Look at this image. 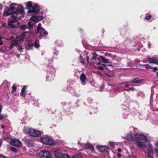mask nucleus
Returning <instances> with one entry per match:
<instances>
[{"label":"nucleus","instance_id":"f257e3e1","mask_svg":"<svg viewBox=\"0 0 158 158\" xmlns=\"http://www.w3.org/2000/svg\"><path fill=\"white\" fill-rule=\"evenodd\" d=\"M14 5L16 6L17 4L14 3L10 4L9 6V8L6 10L4 11L3 15L4 16L11 15L13 19L8 21V25L11 28L15 27V26L13 23L18 22L19 19L21 18L22 14L24 12L23 6L20 4L18 5V8L16 9L15 11L13 12L15 9V8L14 6Z\"/></svg>","mask_w":158,"mask_h":158},{"label":"nucleus","instance_id":"f03ea898","mask_svg":"<svg viewBox=\"0 0 158 158\" xmlns=\"http://www.w3.org/2000/svg\"><path fill=\"white\" fill-rule=\"evenodd\" d=\"M40 140L42 143L49 145H52L54 143V140L48 137H40Z\"/></svg>","mask_w":158,"mask_h":158},{"label":"nucleus","instance_id":"7ed1b4c3","mask_svg":"<svg viewBox=\"0 0 158 158\" xmlns=\"http://www.w3.org/2000/svg\"><path fill=\"white\" fill-rule=\"evenodd\" d=\"M40 6L37 4H35L33 6L27 11L28 13H34L36 14L40 13Z\"/></svg>","mask_w":158,"mask_h":158},{"label":"nucleus","instance_id":"20e7f679","mask_svg":"<svg viewBox=\"0 0 158 158\" xmlns=\"http://www.w3.org/2000/svg\"><path fill=\"white\" fill-rule=\"evenodd\" d=\"M134 139L135 141H142L143 143L146 142L147 140V138L146 136L140 134L135 135Z\"/></svg>","mask_w":158,"mask_h":158},{"label":"nucleus","instance_id":"39448f33","mask_svg":"<svg viewBox=\"0 0 158 158\" xmlns=\"http://www.w3.org/2000/svg\"><path fill=\"white\" fill-rule=\"evenodd\" d=\"M39 156L40 158H51V154L46 150L41 151L39 153Z\"/></svg>","mask_w":158,"mask_h":158},{"label":"nucleus","instance_id":"423d86ee","mask_svg":"<svg viewBox=\"0 0 158 158\" xmlns=\"http://www.w3.org/2000/svg\"><path fill=\"white\" fill-rule=\"evenodd\" d=\"M29 135L33 137H40L41 135V133L40 131L36 129L31 128L29 131Z\"/></svg>","mask_w":158,"mask_h":158},{"label":"nucleus","instance_id":"0eeeda50","mask_svg":"<svg viewBox=\"0 0 158 158\" xmlns=\"http://www.w3.org/2000/svg\"><path fill=\"white\" fill-rule=\"evenodd\" d=\"M39 30H37V32L40 34L39 36L40 39H41L43 36H45L48 35V32L44 28H42Z\"/></svg>","mask_w":158,"mask_h":158},{"label":"nucleus","instance_id":"6e6552de","mask_svg":"<svg viewBox=\"0 0 158 158\" xmlns=\"http://www.w3.org/2000/svg\"><path fill=\"white\" fill-rule=\"evenodd\" d=\"M10 144L13 146L19 147L22 145L21 142L18 139H12L10 141Z\"/></svg>","mask_w":158,"mask_h":158},{"label":"nucleus","instance_id":"1a4fd4ad","mask_svg":"<svg viewBox=\"0 0 158 158\" xmlns=\"http://www.w3.org/2000/svg\"><path fill=\"white\" fill-rule=\"evenodd\" d=\"M54 155L56 158H63L64 156L63 154L59 149H57L55 151Z\"/></svg>","mask_w":158,"mask_h":158},{"label":"nucleus","instance_id":"9d476101","mask_svg":"<svg viewBox=\"0 0 158 158\" xmlns=\"http://www.w3.org/2000/svg\"><path fill=\"white\" fill-rule=\"evenodd\" d=\"M25 144L28 147L32 146L33 145V140L27 138L24 139Z\"/></svg>","mask_w":158,"mask_h":158},{"label":"nucleus","instance_id":"9b49d317","mask_svg":"<svg viewBox=\"0 0 158 158\" xmlns=\"http://www.w3.org/2000/svg\"><path fill=\"white\" fill-rule=\"evenodd\" d=\"M147 150L148 151V156L150 158H153L152 148L150 145H149L148 147L147 148Z\"/></svg>","mask_w":158,"mask_h":158},{"label":"nucleus","instance_id":"f8f14e48","mask_svg":"<svg viewBox=\"0 0 158 158\" xmlns=\"http://www.w3.org/2000/svg\"><path fill=\"white\" fill-rule=\"evenodd\" d=\"M97 148L98 151L102 152L107 150L108 149V147L106 146L98 145L97 146Z\"/></svg>","mask_w":158,"mask_h":158},{"label":"nucleus","instance_id":"ddd939ff","mask_svg":"<svg viewBox=\"0 0 158 158\" xmlns=\"http://www.w3.org/2000/svg\"><path fill=\"white\" fill-rule=\"evenodd\" d=\"M148 59L149 61V63L150 64L152 63H154L155 64L158 65V60H157L156 58L155 57H151L148 56Z\"/></svg>","mask_w":158,"mask_h":158},{"label":"nucleus","instance_id":"4468645a","mask_svg":"<svg viewBox=\"0 0 158 158\" xmlns=\"http://www.w3.org/2000/svg\"><path fill=\"white\" fill-rule=\"evenodd\" d=\"M103 67L105 68L107 70H109V71H111V70H110L109 69H110V68H109V67H111V68L112 67V65H109V64H103V66H100L98 67V69H99V70H103L104 69Z\"/></svg>","mask_w":158,"mask_h":158},{"label":"nucleus","instance_id":"2eb2a0df","mask_svg":"<svg viewBox=\"0 0 158 158\" xmlns=\"http://www.w3.org/2000/svg\"><path fill=\"white\" fill-rule=\"evenodd\" d=\"M3 139L4 140H9L11 138V136L8 133L4 132L2 135Z\"/></svg>","mask_w":158,"mask_h":158},{"label":"nucleus","instance_id":"dca6fc26","mask_svg":"<svg viewBox=\"0 0 158 158\" xmlns=\"http://www.w3.org/2000/svg\"><path fill=\"white\" fill-rule=\"evenodd\" d=\"M27 87L26 85H24L23 87L21 89V93L20 94L23 97H24L26 96V89Z\"/></svg>","mask_w":158,"mask_h":158},{"label":"nucleus","instance_id":"f3484780","mask_svg":"<svg viewBox=\"0 0 158 158\" xmlns=\"http://www.w3.org/2000/svg\"><path fill=\"white\" fill-rule=\"evenodd\" d=\"M143 80H139L138 78H135L133 79L132 81H129V83H140L143 81Z\"/></svg>","mask_w":158,"mask_h":158},{"label":"nucleus","instance_id":"a211bd4d","mask_svg":"<svg viewBox=\"0 0 158 158\" xmlns=\"http://www.w3.org/2000/svg\"><path fill=\"white\" fill-rule=\"evenodd\" d=\"M137 143V145L138 147L139 148H146L147 147V145L144 144L143 143V142L141 141H136Z\"/></svg>","mask_w":158,"mask_h":158},{"label":"nucleus","instance_id":"6ab92c4d","mask_svg":"<svg viewBox=\"0 0 158 158\" xmlns=\"http://www.w3.org/2000/svg\"><path fill=\"white\" fill-rule=\"evenodd\" d=\"M19 41L17 40H11L10 42V43L12 45L16 47H17L18 45L19 44Z\"/></svg>","mask_w":158,"mask_h":158},{"label":"nucleus","instance_id":"aec40b11","mask_svg":"<svg viewBox=\"0 0 158 158\" xmlns=\"http://www.w3.org/2000/svg\"><path fill=\"white\" fill-rule=\"evenodd\" d=\"M86 78V76L85 74L82 73L81 74L80 77V79L82 83H84L85 82Z\"/></svg>","mask_w":158,"mask_h":158},{"label":"nucleus","instance_id":"412c9836","mask_svg":"<svg viewBox=\"0 0 158 158\" xmlns=\"http://www.w3.org/2000/svg\"><path fill=\"white\" fill-rule=\"evenodd\" d=\"M85 148L86 149H91L92 151L94 150V147L90 144H87L85 145Z\"/></svg>","mask_w":158,"mask_h":158},{"label":"nucleus","instance_id":"4be33fe9","mask_svg":"<svg viewBox=\"0 0 158 158\" xmlns=\"http://www.w3.org/2000/svg\"><path fill=\"white\" fill-rule=\"evenodd\" d=\"M127 139L129 141H131L133 140V136L131 133H128L126 135Z\"/></svg>","mask_w":158,"mask_h":158},{"label":"nucleus","instance_id":"5701e85b","mask_svg":"<svg viewBox=\"0 0 158 158\" xmlns=\"http://www.w3.org/2000/svg\"><path fill=\"white\" fill-rule=\"evenodd\" d=\"M26 36L25 32L22 33L18 38L19 39V41L23 40Z\"/></svg>","mask_w":158,"mask_h":158},{"label":"nucleus","instance_id":"b1692460","mask_svg":"<svg viewBox=\"0 0 158 158\" xmlns=\"http://www.w3.org/2000/svg\"><path fill=\"white\" fill-rule=\"evenodd\" d=\"M31 129H30L29 128H28L26 127H24L23 129V132L26 134H28L29 135V131Z\"/></svg>","mask_w":158,"mask_h":158},{"label":"nucleus","instance_id":"393cba45","mask_svg":"<svg viewBox=\"0 0 158 158\" xmlns=\"http://www.w3.org/2000/svg\"><path fill=\"white\" fill-rule=\"evenodd\" d=\"M33 6H32V3L31 2H28L27 4V9L28 10L30 9Z\"/></svg>","mask_w":158,"mask_h":158},{"label":"nucleus","instance_id":"a878e982","mask_svg":"<svg viewBox=\"0 0 158 158\" xmlns=\"http://www.w3.org/2000/svg\"><path fill=\"white\" fill-rule=\"evenodd\" d=\"M34 45L35 48H38L40 47L39 41L38 40H35Z\"/></svg>","mask_w":158,"mask_h":158},{"label":"nucleus","instance_id":"bb28decb","mask_svg":"<svg viewBox=\"0 0 158 158\" xmlns=\"http://www.w3.org/2000/svg\"><path fill=\"white\" fill-rule=\"evenodd\" d=\"M100 57L102 60L103 62L104 63H108L109 62V60L106 59L105 57L102 56H100Z\"/></svg>","mask_w":158,"mask_h":158},{"label":"nucleus","instance_id":"cd10ccee","mask_svg":"<svg viewBox=\"0 0 158 158\" xmlns=\"http://www.w3.org/2000/svg\"><path fill=\"white\" fill-rule=\"evenodd\" d=\"M31 18L35 22H39L38 20L37 16H32Z\"/></svg>","mask_w":158,"mask_h":158},{"label":"nucleus","instance_id":"c85d7f7f","mask_svg":"<svg viewBox=\"0 0 158 158\" xmlns=\"http://www.w3.org/2000/svg\"><path fill=\"white\" fill-rule=\"evenodd\" d=\"M7 117L6 114H0V120Z\"/></svg>","mask_w":158,"mask_h":158},{"label":"nucleus","instance_id":"c756f323","mask_svg":"<svg viewBox=\"0 0 158 158\" xmlns=\"http://www.w3.org/2000/svg\"><path fill=\"white\" fill-rule=\"evenodd\" d=\"M12 89L11 93L12 94H13L15 91H16L17 89V87L15 85H13L12 87Z\"/></svg>","mask_w":158,"mask_h":158},{"label":"nucleus","instance_id":"7c9ffc66","mask_svg":"<svg viewBox=\"0 0 158 158\" xmlns=\"http://www.w3.org/2000/svg\"><path fill=\"white\" fill-rule=\"evenodd\" d=\"M93 56L92 59L94 60H96V59L98 58V55L95 53H94L93 54Z\"/></svg>","mask_w":158,"mask_h":158},{"label":"nucleus","instance_id":"2f4dec72","mask_svg":"<svg viewBox=\"0 0 158 158\" xmlns=\"http://www.w3.org/2000/svg\"><path fill=\"white\" fill-rule=\"evenodd\" d=\"M26 28H28V27H27L26 25H23L21 26L20 28L23 30H25Z\"/></svg>","mask_w":158,"mask_h":158},{"label":"nucleus","instance_id":"473e14b6","mask_svg":"<svg viewBox=\"0 0 158 158\" xmlns=\"http://www.w3.org/2000/svg\"><path fill=\"white\" fill-rule=\"evenodd\" d=\"M10 150L11 151L14 152L15 153H16L18 152L17 149L14 147H12L10 148Z\"/></svg>","mask_w":158,"mask_h":158},{"label":"nucleus","instance_id":"72a5a7b5","mask_svg":"<svg viewBox=\"0 0 158 158\" xmlns=\"http://www.w3.org/2000/svg\"><path fill=\"white\" fill-rule=\"evenodd\" d=\"M152 18V15H146V16L145 17V19L146 20H149L150 19Z\"/></svg>","mask_w":158,"mask_h":158},{"label":"nucleus","instance_id":"f704fd0d","mask_svg":"<svg viewBox=\"0 0 158 158\" xmlns=\"http://www.w3.org/2000/svg\"><path fill=\"white\" fill-rule=\"evenodd\" d=\"M80 62L83 64H84V60L83 59L82 56L81 55H80Z\"/></svg>","mask_w":158,"mask_h":158},{"label":"nucleus","instance_id":"c9c22d12","mask_svg":"<svg viewBox=\"0 0 158 158\" xmlns=\"http://www.w3.org/2000/svg\"><path fill=\"white\" fill-rule=\"evenodd\" d=\"M128 83H129V81L128 82L123 83V84L124 85V88H126L127 87H129V85L128 84Z\"/></svg>","mask_w":158,"mask_h":158},{"label":"nucleus","instance_id":"e433bc0d","mask_svg":"<svg viewBox=\"0 0 158 158\" xmlns=\"http://www.w3.org/2000/svg\"><path fill=\"white\" fill-rule=\"evenodd\" d=\"M63 158H72L68 154H64Z\"/></svg>","mask_w":158,"mask_h":158},{"label":"nucleus","instance_id":"4c0bfd02","mask_svg":"<svg viewBox=\"0 0 158 158\" xmlns=\"http://www.w3.org/2000/svg\"><path fill=\"white\" fill-rule=\"evenodd\" d=\"M17 47H18V48H17V50L18 51H22L23 50V48H22V46H17Z\"/></svg>","mask_w":158,"mask_h":158},{"label":"nucleus","instance_id":"58836bf2","mask_svg":"<svg viewBox=\"0 0 158 158\" xmlns=\"http://www.w3.org/2000/svg\"><path fill=\"white\" fill-rule=\"evenodd\" d=\"M28 25L29 28H31L33 27V25L31 24V22L30 21L28 22Z\"/></svg>","mask_w":158,"mask_h":158},{"label":"nucleus","instance_id":"ea45409f","mask_svg":"<svg viewBox=\"0 0 158 158\" xmlns=\"http://www.w3.org/2000/svg\"><path fill=\"white\" fill-rule=\"evenodd\" d=\"M38 21L39 22L41 20L43 19V17L42 16H37Z\"/></svg>","mask_w":158,"mask_h":158},{"label":"nucleus","instance_id":"a19ab883","mask_svg":"<svg viewBox=\"0 0 158 158\" xmlns=\"http://www.w3.org/2000/svg\"><path fill=\"white\" fill-rule=\"evenodd\" d=\"M28 46L30 48H31L33 47L34 44L31 43H29L28 44Z\"/></svg>","mask_w":158,"mask_h":158},{"label":"nucleus","instance_id":"79ce46f5","mask_svg":"<svg viewBox=\"0 0 158 158\" xmlns=\"http://www.w3.org/2000/svg\"><path fill=\"white\" fill-rule=\"evenodd\" d=\"M41 24L40 23H39L38 24V26L37 27V30H39V29H40L41 28H42V27H41Z\"/></svg>","mask_w":158,"mask_h":158},{"label":"nucleus","instance_id":"37998d69","mask_svg":"<svg viewBox=\"0 0 158 158\" xmlns=\"http://www.w3.org/2000/svg\"><path fill=\"white\" fill-rule=\"evenodd\" d=\"M152 69H153V71L154 72H156L158 69L156 67H154Z\"/></svg>","mask_w":158,"mask_h":158},{"label":"nucleus","instance_id":"c03bdc74","mask_svg":"<svg viewBox=\"0 0 158 158\" xmlns=\"http://www.w3.org/2000/svg\"><path fill=\"white\" fill-rule=\"evenodd\" d=\"M128 89H129V90H131L134 91L135 89L132 87H131L130 88H129Z\"/></svg>","mask_w":158,"mask_h":158},{"label":"nucleus","instance_id":"a18cd8bd","mask_svg":"<svg viewBox=\"0 0 158 158\" xmlns=\"http://www.w3.org/2000/svg\"><path fill=\"white\" fill-rule=\"evenodd\" d=\"M110 145L113 148H114V147H115L114 145V143H110Z\"/></svg>","mask_w":158,"mask_h":158},{"label":"nucleus","instance_id":"49530a36","mask_svg":"<svg viewBox=\"0 0 158 158\" xmlns=\"http://www.w3.org/2000/svg\"><path fill=\"white\" fill-rule=\"evenodd\" d=\"M0 158H5V156L4 155L0 154Z\"/></svg>","mask_w":158,"mask_h":158},{"label":"nucleus","instance_id":"de8ad7c7","mask_svg":"<svg viewBox=\"0 0 158 158\" xmlns=\"http://www.w3.org/2000/svg\"><path fill=\"white\" fill-rule=\"evenodd\" d=\"M87 61V63H88L89 62V56H87L86 57Z\"/></svg>","mask_w":158,"mask_h":158},{"label":"nucleus","instance_id":"09e8293b","mask_svg":"<svg viewBox=\"0 0 158 158\" xmlns=\"http://www.w3.org/2000/svg\"><path fill=\"white\" fill-rule=\"evenodd\" d=\"M105 75L106 76H107L108 77H110V78H111V77H114V76H110V75H107V74H106V73L105 74Z\"/></svg>","mask_w":158,"mask_h":158},{"label":"nucleus","instance_id":"8fccbe9b","mask_svg":"<svg viewBox=\"0 0 158 158\" xmlns=\"http://www.w3.org/2000/svg\"><path fill=\"white\" fill-rule=\"evenodd\" d=\"M2 106L0 105V114L1 113L2 110Z\"/></svg>","mask_w":158,"mask_h":158},{"label":"nucleus","instance_id":"3c124183","mask_svg":"<svg viewBox=\"0 0 158 158\" xmlns=\"http://www.w3.org/2000/svg\"><path fill=\"white\" fill-rule=\"evenodd\" d=\"M151 43H149L148 44V48H151Z\"/></svg>","mask_w":158,"mask_h":158},{"label":"nucleus","instance_id":"603ef678","mask_svg":"<svg viewBox=\"0 0 158 158\" xmlns=\"http://www.w3.org/2000/svg\"><path fill=\"white\" fill-rule=\"evenodd\" d=\"M3 44V43L2 40H0V45H2Z\"/></svg>","mask_w":158,"mask_h":158},{"label":"nucleus","instance_id":"864d4df0","mask_svg":"<svg viewBox=\"0 0 158 158\" xmlns=\"http://www.w3.org/2000/svg\"><path fill=\"white\" fill-rule=\"evenodd\" d=\"M14 45H12L11 44H10V50H11L13 48V47Z\"/></svg>","mask_w":158,"mask_h":158},{"label":"nucleus","instance_id":"5fc2aeb1","mask_svg":"<svg viewBox=\"0 0 158 158\" xmlns=\"http://www.w3.org/2000/svg\"><path fill=\"white\" fill-rule=\"evenodd\" d=\"M121 156V154L120 153H118L117 154V156L118 157H120Z\"/></svg>","mask_w":158,"mask_h":158},{"label":"nucleus","instance_id":"6e6d98bb","mask_svg":"<svg viewBox=\"0 0 158 158\" xmlns=\"http://www.w3.org/2000/svg\"><path fill=\"white\" fill-rule=\"evenodd\" d=\"M118 151L119 152H121V150L120 148H119L118 149Z\"/></svg>","mask_w":158,"mask_h":158},{"label":"nucleus","instance_id":"4d7b16f0","mask_svg":"<svg viewBox=\"0 0 158 158\" xmlns=\"http://www.w3.org/2000/svg\"><path fill=\"white\" fill-rule=\"evenodd\" d=\"M148 67L147 68H148V69H152V68L150 66H148Z\"/></svg>","mask_w":158,"mask_h":158},{"label":"nucleus","instance_id":"13d9d810","mask_svg":"<svg viewBox=\"0 0 158 158\" xmlns=\"http://www.w3.org/2000/svg\"><path fill=\"white\" fill-rule=\"evenodd\" d=\"M58 53V51H57L55 53V54H56V55H57Z\"/></svg>","mask_w":158,"mask_h":158},{"label":"nucleus","instance_id":"bf43d9fd","mask_svg":"<svg viewBox=\"0 0 158 158\" xmlns=\"http://www.w3.org/2000/svg\"><path fill=\"white\" fill-rule=\"evenodd\" d=\"M124 90L128 91L129 90V89H126V88L124 89Z\"/></svg>","mask_w":158,"mask_h":158},{"label":"nucleus","instance_id":"052dcab7","mask_svg":"<svg viewBox=\"0 0 158 158\" xmlns=\"http://www.w3.org/2000/svg\"><path fill=\"white\" fill-rule=\"evenodd\" d=\"M4 127V125H2L1 126V128H3Z\"/></svg>","mask_w":158,"mask_h":158},{"label":"nucleus","instance_id":"680f3d73","mask_svg":"<svg viewBox=\"0 0 158 158\" xmlns=\"http://www.w3.org/2000/svg\"><path fill=\"white\" fill-rule=\"evenodd\" d=\"M2 37L0 35V40H2L1 39H2Z\"/></svg>","mask_w":158,"mask_h":158},{"label":"nucleus","instance_id":"e2e57ef3","mask_svg":"<svg viewBox=\"0 0 158 158\" xmlns=\"http://www.w3.org/2000/svg\"><path fill=\"white\" fill-rule=\"evenodd\" d=\"M0 52H2V49H0Z\"/></svg>","mask_w":158,"mask_h":158},{"label":"nucleus","instance_id":"0e129e2a","mask_svg":"<svg viewBox=\"0 0 158 158\" xmlns=\"http://www.w3.org/2000/svg\"><path fill=\"white\" fill-rule=\"evenodd\" d=\"M156 76L157 77H158V73L157 74Z\"/></svg>","mask_w":158,"mask_h":158},{"label":"nucleus","instance_id":"69168bd1","mask_svg":"<svg viewBox=\"0 0 158 158\" xmlns=\"http://www.w3.org/2000/svg\"><path fill=\"white\" fill-rule=\"evenodd\" d=\"M1 4H0V7H1Z\"/></svg>","mask_w":158,"mask_h":158},{"label":"nucleus","instance_id":"338daca9","mask_svg":"<svg viewBox=\"0 0 158 158\" xmlns=\"http://www.w3.org/2000/svg\"><path fill=\"white\" fill-rule=\"evenodd\" d=\"M17 24H19V23H18Z\"/></svg>","mask_w":158,"mask_h":158}]
</instances>
